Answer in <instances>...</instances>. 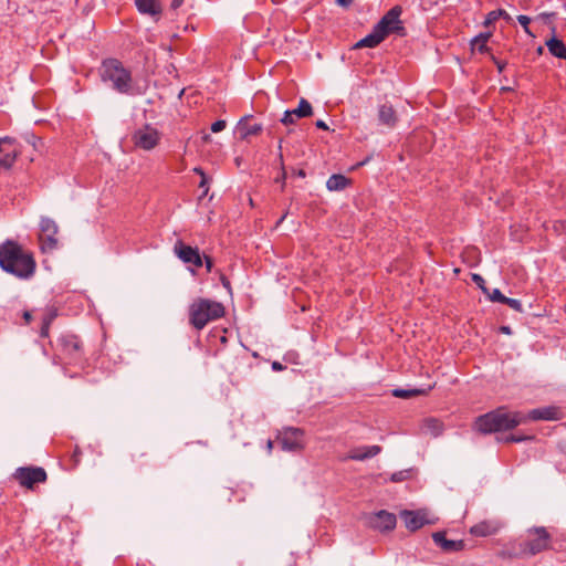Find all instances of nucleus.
<instances>
[{
  "instance_id": "nucleus-1",
  "label": "nucleus",
  "mask_w": 566,
  "mask_h": 566,
  "mask_svg": "<svg viewBox=\"0 0 566 566\" xmlns=\"http://www.w3.org/2000/svg\"><path fill=\"white\" fill-rule=\"evenodd\" d=\"M0 268L20 280H28L33 276L36 262L31 251L8 239L0 244Z\"/></svg>"
},
{
  "instance_id": "nucleus-2",
  "label": "nucleus",
  "mask_w": 566,
  "mask_h": 566,
  "mask_svg": "<svg viewBox=\"0 0 566 566\" xmlns=\"http://www.w3.org/2000/svg\"><path fill=\"white\" fill-rule=\"evenodd\" d=\"M526 415L522 411L510 410L506 406L479 416L473 429L482 434L513 430L520 424L526 423Z\"/></svg>"
},
{
  "instance_id": "nucleus-3",
  "label": "nucleus",
  "mask_w": 566,
  "mask_h": 566,
  "mask_svg": "<svg viewBox=\"0 0 566 566\" xmlns=\"http://www.w3.org/2000/svg\"><path fill=\"white\" fill-rule=\"evenodd\" d=\"M402 8L400 6H394L382 15L373 28V31L356 43L355 48H376L390 34L401 38L406 36L407 30L403 22L400 20Z\"/></svg>"
},
{
  "instance_id": "nucleus-4",
  "label": "nucleus",
  "mask_w": 566,
  "mask_h": 566,
  "mask_svg": "<svg viewBox=\"0 0 566 566\" xmlns=\"http://www.w3.org/2000/svg\"><path fill=\"white\" fill-rule=\"evenodd\" d=\"M101 80L104 83H111L112 87L120 94H130L133 88L132 71L115 57H108L102 61L99 69Z\"/></svg>"
},
{
  "instance_id": "nucleus-5",
  "label": "nucleus",
  "mask_w": 566,
  "mask_h": 566,
  "mask_svg": "<svg viewBox=\"0 0 566 566\" xmlns=\"http://www.w3.org/2000/svg\"><path fill=\"white\" fill-rule=\"evenodd\" d=\"M55 357L65 366H75L81 369L86 366L84 343L74 334H64L57 338Z\"/></svg>"
},
{
  "instance_id": "nucleus-6",
  "label": "nucleus",
  "mask_w": 566,
  "mask_h": 566,
  "mask_svg": "<svg viewBox=\"0 0 566 566\" xmlns=\"http://www.w3.org/2000/svg\"><path fill=\"white\" fill-rule=\"evenodd\" d=\"M226 314L224 306L212 300L198 298L189 306V323L196 329H202L211 321Z\"/></svg>"
},
{
  "instance_id": "nucleus-7",
  "label": "nucleus",
  "mask_w": 566,
  "mask_h": 566,
  "mask_svg": "<svg viewBox=\"0 0 566 566\" xmlns=\"http://www.w3.org/2000/svg\"><path fill=\"white\" fill-rule=\"evenodd\" d=\"M59 227L56 222L49 218L42 217L39 223V247L43 253H51L59 247Z\"/></svg>"
},
{
  "instance_id": "nucleus-8",
  "label": "nucleus",
  "mask_w": 566,
  "mask_h": 566,
  "mask_svg": "<svg viewBox=\"0 0 566 566\" xmlns=\"http://www.w3.org/2000/svg\"><path fill=\"white\" fill-rule=\"evenodd\" d=\"M13 479L23 488L33 490L39 483H44L48 479L46 472L41 467H21L13 473Z\"/></svg>"
},
{
  "instance_id": "nucleus-9",
  "label": "nucleus",
  "mask_w": 566,
  "mask_h": 566,
  "mask_svg": "<svg viewBox=\"0 0 566 566\" xmlns=\"http://www.w3.org/2000/svg\"><path fill=\"white\" fill-rule=\"evenodd\" d=\"M160 138L161 136L157 128L150 125H144L134 132L132 142L137 148L151 150L158 146Z\"/></svg>"
},
{
  "instance_id": "nucleus-10",
  "label": "nucleus",
  "mask_w": 566,
  "mask_h": 566,
  "mask_svg": "<svg viewBox=\"0 0 566 566\" xmlns=\"http://www.w3.org/2000/svg\"><path fill=\"white\" fill-rule=\"evenodd\" d=\"M549 534L545 527H537L530 531L528 538L523 544V552L536 555L548 548Z\"/></svg>"
},
{
  "instance_id": "nucleus-11",
  "label": "nucleus",
  "mask_w": 566,
  "mask_h": 566,
  "mask_svg": "<svg viewBox=\"0 0 566 566\" xmlns=\"http://www.w3.org/2000/svg\"><path fill=\"white\" fill-rule=\"evenodd\" d=\"M367 524L370 528L380 532H389L396 527L397 518L394 513H390L386 510H380L368 515Z\"/></svg>"
},
{
  "instance_id": "nucleus-12",
  "label": "nucleus",
  "mask_w": 566,
  "mask_h": 566,
  "mask_svg": "<svg viewBox=\"0 0 566 566\" xmlns=\"http://www.w3.org/2000/svg\"><path fill=\"white\" fill-rule=\"evenodd\" d=\"M279 442L283 450L300 451L304 449V431L297 428L285 429L279 436Z\"/></svg>"
},
{
  "instance_id": "nucleus-13",
  "label": "nucleus",
  "mask_w": 566,
  "mask_h": 566,
  "mask_svg": "<svg viewBox=\"0 0 566 566\" xmlns=\"http://www.w3.org/2000/svg\"><path fill=\"white\" fill-rule=\"evenodd\" d=\"M174 251L184 263L192 264L196 268L202 266V256L198 248L187 245L179 240L175 243Z\"/></svg>"
},
{
  "instance_id": "nucleus-14",
  "label": "nucleus",
  "mask_w": 566,
  "mask_h": 566,
  "mask_svg": "<svg viewBox=\"0 0 566 566\" xmlns=\"http://www.w3.org/2000/svg\"><path fill=\"white\" fill-rule=\"evenodd\" d=\"M312 115V105L307 99L301 98L298 107L292 111H286L281 118V123L285 126H289L295 124L297 118L311 117Z\"/></svg>"
},
{
  "instance_id": "nucleus-15",
  "label": "nucleus",
  "mask_w": 566,
  "mask_h": 566,
  "mask_svg": "<svg viewBox=\"0 0 566 566\" xmlns=\"http://www.w3.org/2000/svg\"><path fill=\"white\" fill-rule=\"evenodd\" d=\"M400 516L410 532H416L429 523L427 513L423 510L409 511L405 510Z\"/></svg>"
},
{
  "instance_id": "nucleus-16",
  "label": "nucleus",
  "mask_w": 566,
  "mask_h": 566,
  "mask_svg": "<svg viewBox=\"0 0 566 566\" xmlns=\"http://www.w3.org/2000/svg\"><path fill=\"white\" fill-rule=\"evenodd\" d=\"M562 416H563V412H562V410L558 407H556V406H548V407L531 410L526 415V418H527V421L528 420H533V421H537V420L552 421V420H559L562 418Z\"/></svg>"
},
{
  "instance_id": "nucleus-17",
  "label": "nucleus",
  "mask_w": 566,
  "mask_h": 566,
  "mask_svg": "<svg viewBox=\"0 0 566 566\" xmlns=\"http://www.w3.org/2000/svg\"><path fill=\"white\" fill-rule=\"evenodd\" d=\"M380 452H381V447L377 446V444L355 447L348 451L346 459L355 460V461H364V460H367V459L378 455Z\"/></svg>"
},
{
  "instance_id": "nucleus-18",
  "label": "nucleus",
  "mask_w": 566,
  "mask_h": 566,
  "mask_svg": "<svg viewBox=\"0 0 566 566\" xmlns=\"http://www.w3.org/2000/svg\"><path fill=\"white\" fill-rule=\"evenodd\" d=\"M501 528V523L496 521H482L478 524L473 525L470 528V533L473 536L486 537L490 535H494Z\"/></svg>"
},
{
  "instance_id": "nucleus-19",
  "label": "nucleus",
  "mask_w": 566,
  "mask_h": 566,
  "mask_svg": "<svg viewBox=\"0 0 566 566\" xmlns=\"http://www.w3.org/2000/svg\"><path fill=\"white\" fill-rule=\"evenodd\" d=\"M433 542L444 552H459L464 548L463 541H451L446 537L444 532H436L432 534Z\"/></svg>"
},
{
  "instance_id": "nucleus-20",
  "label": "nucleus",
  "mask_w": 566,
  "mask_h": 566,
  "mask_svg": "<svg viewBox=\"0 0 566 566\" xmlns=\"http://www.w3.org/2000/svg\"><path fill=\"white\" fill-rule=\"evenodd\" d=\"M262 125L254 123L252 115L244 116L239 122V132L241 133L242 138H247L249 136H258L262 133Z\"/></svg>"
},
{
  "instance_id": "nucleus-21",
  "label": "nucleus",
  "mask_w": 566,
  "mask_h": 566,
  "mask_svg": "<svg viewBox=\"0 0 566 566\" xmlns=\"http://www.w3.org/2000/svg\"><path fill=\"white\" fill-rule=\"evenodd\" d=\"M2 157L0 158V171L9 170L14 165L17 158L20 156L21 150L14 146V143L11 146H6V150L1 153Z\"/></svg>"
},
{
  "instance_id": "nucleus-22",
  "label": "nucleus",
  "mask_w": 566,
  "mask_h": 566,
  "mask_svg": "<svg viewBox=\"0 0 566 566\" xmlns=\"http://www.w3.org/2000/svg\"><path fill=\"white\" fill-rule=\"evenodd\" d=\"M462 262L470 268H474L481 262V251L474 245H468L461 252Z\"/></svg>"
},
{
  "instance_id": "nucleus-23",
  "label": "nucleus",
  "mask_w": 566,
  "mask_h": 566,
  "mask_svg": "<svg viewBox=\"0 0 566 566\" xmlns=\"http://www.w3.org/2000/svg\"><path fill=\"white\" fill-rule=\"evenodd\" d=\"M378 117L380 123L388 127H394L398 120L396 111L391 105L387 104H384L379 107Z\"/></svg>"
},
{
  "instance_id": "nucleus-24",
  "label": "nucleus",
  "mask_w": 566,
  "mask_h": 566,
  "mask_svg": "<svg viewBox=\"0 0 566 566\" xmlns=\"http://www.w3.org/2000/svg\"><path fill=\"white\" fill-rule=\"evenodd\" d=\"M352 184L353 181L350 178L340 174H334L327 179L326 187L329 191H339L349 187Z\"/></svg>"
},
{
  "instance_id": "nucleus-25",
  "label": "nucleus",
  "mask_w": 566,
  "mask_h": 566,
  "mask_svg": "<svg viewBox=\"0 0 566 566\" xmlns=\"http://www.w3.org/2000/svg\"><path fill=\"white\" fill-rule=\"evenodd\" d=\"M545 44L552 55L566 60V45L562 40L553 36Z\"/></svg>"
},
{
  "instance_id": "nucleus-26",
  "label": "nucleus",
  "mask_w": 566,
  "mask_h": 566,
  "mask_svg": "<svg viewBox=\"0 0 566 566\" xmlns=\"http://www.w3.org/2000/svg\"><path fill=\"white\" fill-rule=\"evenodd\" d=\"M136 7L142 13L156 15L161 12L158 0H136Z\"/></svg>"
},
{
  "instance_id": "nucleus-27",
  "label": "nucleus",
  "mask_w": 566,
  "mask_h": 566,
  "mask_svg": "<svg viewBox=\"0 0 566 566\" xmlns=\"http://www.w3.org/2000/svg\"><path fill=\"white\" fill-rule=\"evenodd\" d=\"M56 311L54 308L49 310L45 314H43L41 318V328H40V335L41 337H48L50 332V326L52 322L56 317Z\"/></svg>"
},
{
  "instance_id": "nucleus-28",
  "label": "nucleus",
  "mask_w": 566,
  "mask_h": 566,
  "mask_svg": "<svg viewBox=\"0 0 566 566\" xmlns=\"http://www.w3.org/2000/svg\"><path fill=\"white\" fill-rule=\"evenodd\" d=\"M492 33L491 32H486V33H480L478 36H475L472 41V45L474 48H476V50L480 52V53H489L490 52V49L488 46V41L489 39L491 38Z\"/></svg>"
},
{
  "instance_id": "nucleus-29",
  "label": "nucleus",
  "mask_w": 566,
  "mask_h": 566,
  "mask_svg": "<svg viewBox=\"0 0 566 566\" xmlns=\"http://www.w3.org/2000/svg\"><path fill=\"white\" fill-rule=\"evenodd\" d=\"M192 171L200 176V182L198 187L202 189V193L200 196V199L206 197L209 192V184L211 181V178L206 175L203 169L201 167H195Z\"/></svg>"
},
{
  "instance_id": "nucleus-30",
  "label": "nucleus",
  "mask_w": 566,
  "mask_h": 566,
  "mask_svg": "<svg viewBox=\"0 0 566 566\" xmlns=\"http://www.w3.org/2000/svg\"><path fill=\"white\" fill-rule=\"evenodd\" d=\"M432 388H433V386H429L427 389H412V390L396 389L394 391V396L399 397V398H410V397L427 395Z\"/></svg>"
},
{
  "instance_id": "nucleus-31",
  "label": "nucleus",
  "mask_w": 566,
  "mask_h": 566,
  "mask_svg": "<svg viewBox=\"0 0 566 566\" xmlns=\"http://www.w3.org/2000/svg\"><path fill=\"white\" fill-rule=\"evenodd\" d=\"M411 478V470H401L391 474L392 482H402Z\"/></svg>"
},
{
  "instance_id": "nucleus-32",
  "label": "nucleus",
  "mask_w": 566,
  "mask_h": 566,
  "mask_svg": "<svg viewBox=\"0 0 566 566\" xmlns=\"http://www.w3.org/2000/svg\"><path fill=\"white\" fill-rule=\"evenodd\" d=\"M534 439V436H522V434H509L506 436L503 441L505 443H512V442H522L525 440H532Z\"/></svg>"
},
{
  "instance_id": "nucleus-33",
  "label": "nucleus",
  "mask_w": 566,
  "mask_h": 566,
  "mask_svg": "<svg viewBox=\"0 0 566 566\" xmlns=\"http://www.w3.org/2000/svg\"><path fill=\"white\" fill-rule=\"evenodd\" d=\"M517 21H518V23L523 27L524 31H525L528 35H532V36H533V33H532V31L530 30L531 18H530V17H527V15H524V14H520V15H517Z\"/></svg>"
},
{
  "instance_id": "nucleus-34",
  "label": "nucleus",
  "mask_w": 566,
  "mask_h": 566,
  "mask_svg": "<svg viewBox=\"0 0 566 566\" xmlns=\"http://www.w3.org/2000/svg\"><path fill=\"white\" fill-rule=\"evenodd\" d=\"M502 304L507 305L509 307H511L512 310H514L516 312H522L523 311L521 302L518 300H515V298H510V297L505 296V298L502 302Z\"/></svg>"
},
{
  "instance_id": "nucleus-35",
  "label": "nucleus",
  "mask_w": 566,
  "mask_h": 566,
  "mask_svg": "<svg viewBox=\"0 0 566 566\" xmlns=\"http://www.w3.org/2000/svg\"><path fill=\"white\" fill-rule=\"evenodd\" d=\"M488 295L492 302L502 303L505 298V295H503L497 289H494L491 293L488 292Z\"/></svg>"
},
{
  "instance_id": "nucleus-36",
  "label": "nucleus",
  "mask_w": 566,
  "mask_h": 566,
  "mask_svg": "<svg viewBox=\"0 0 566 566\" xmlns=\"http://www.w3.org/2000/svg\"><path fill=\"white\" fill-rule=\"evenodd\" d=\"M497 20H499V17L496 14V10H493L488 13L483 24L485 28H489L490 25L494 24Z\"/></svg>"
},
{
  "instance_id": "nucleus-37",
  "label": "nucleus",
  "mask_w": 566,
  "mask_h": 566,
  "mask_svg": "<svg viewBox=\"0 0 566 566\" xmlns=\"http://www.w3.org/2000/svg\"><path fill=\"white\" fill-rule=\"evenodd\" d=\"M227 127V122L223 119H218L211 125L212 133H220Z\"/></svg>"
},
{
  "instance_id": "nucleus-38",
  "label": "nucleus",
  "mask_w": 566,
  "mask_h": 566,
  "mask_svg": "<svg viewBox=\"0 0 566 566\" xmlns=\"http://www.w3.org/2000/svg\"><path fill=\"white\" fill-rule=\"evenodd\" d=\"M491 60L500 73H502L507 65L505 61L499 60L494 54H491Z\"/></svg>"
},
{
  "instance_id": "nucleus-39",
  "label": "nucleus",
  "mask_w": 566,
  "mask_h": 566,
  "mask_svg": "<svg viewBox=\"0 0 566 566\" xmlns=\"http://www.w3.org/2000/svg\"><path fill=\"white\" fill-rule=\"evenodd\" d=\"M472 281L483 290L484 293H488L486 287L484 286L485 281L480 274H472Z\"/></svg>"
},
{
  "instance_id": "nucleus-40",
  "label": "nucleus",
  "mask_w": 566,
  "mask_h": 566,
  "mask_svg": "<svg viewBox=\"0 0 566 566\" xmlns=\"http://www.w3.org/2000/svg\"><path fill=\"white\" fill-rule=\"evenodd\" d=\"M14 143V139L11 137L0 138V154L6 150V146H11Z\"/></svg>"
},
{
  "instance_id": "nucleus-41",
  "label": "nucleus",
  "mask_w": 566,
  "mask_h": 566,
  "mask_svg": "<svg viewBox=\"0 0 566 566\" xmlns=\"http://www.w3.org/2000/svg\"><path fill=\"white\" fill-rule=\"evenodd\" d=\"M82 451L76 447L71 455V460L73 461L74 465H77L81 461Z\"/></svg>"
},
{
  "instance_id": "nucleus-42",
  "label": "nucleus",
  "mask_w": 566,
  "mask_h": 566,
  "mask_svg": "<svg viewBox=\"0 0 566 566\" xmlns=\"http://www.w3.org/2000/svg\"><path fill=\"white\" fill-rule=\"evenodd\" d=\"M203 261H205V265H206L207 272H211L212 268H213V260H212V258L205 254L202 256V262Z\"/></svg>"
},
{
  "instance_id": "nucleus-43",
  "label": "nucleus",
  "mask_w": 566,
  "mask_h": 566,
  "mask_svg": "<svg viewBox=\"0 0 566 566\" xmlns=\"http://www.w3.org/2000/svg\"><path fill=\"white\" fill-rule=\"evenodd\" d=\"M496 14L500 18L504 19L506 22L512 21V17L504 10V9H497Z\"/></svg>"
},
{
  "instance_id": "nucleus-44",
  "label": "nucleus",
  "mask_w": 566,
  "mask_h": 566,
  "mask_svg": "<svg viewBox=\"0 0 566 566\" xmlns=\"http://www.w3.org/2000/svg\"><path fill=\"white\" fill-rule=\"evenodd\" d=\"M184 3V0H172L171 3H170V8L172 10H176L178 8H180Z\"/></svg>"
},
{
  "instance_id": "nucleus-45",
  "label": "nucleus",
  "mask_w": 566,
  "mask_h": 566,
  "mask_svg": "<svg viewBox=\"0 0 566 566\" xmlns=\"http://www.w3.org/2000/svg\"><path fill=\"white\" fill-rule=\"evenodd\" d=\"M220 280H221L222 285H223L226 289L230 290L231 285H230V281L228 280V277H227V276H224L223 274H221Z\"/></svg>"
},
{
  "instance_id": "nucleus-46",
  "label": "nucleus",
  "mask_w": 566,
  "mask_h": 566,
  "mask_svg": "<svg viewBox=\"0 0 566 566\" xmlns=\"http://www.w3.org/2000/svg\"><path fill=\"white\" fill-rule=\"evenodd\" d=\"M315 125H316V127H317V128H319V129H323V130H327V129H328V127H327V125H326V123H325L324 120H321V119H319V120H317V122L315 123Z\"/></svg>"
},
{
  "instance_id": "nucleus-47",
  "label": "nucleus",
  "mask_w": 566,
  "mask_h": 566,
  "mask_svg": "<svg viewBox=\"0 0 566 566\" xmlns=\"http://www.w3.org/2000/svg\"><path fill=\"white\" fill-rule=\"evenodd\" d=\"M367 161H368V159H365L364 161H359V163L355 164L349 170L350 171L357 170L358 168L363 167Z\"/></svg>"
},
{
  "instance_id": "nucleus-48",
  "label": "nucleus",
  "mask_w": 566,
  "mask_h": 566,
  "mask_svg": "<svg viewBox=\"0 0 566 566\" xmlns=\"http://www.w3.org/2000/svg\"><path fill=\"white\" fill-rule=\"evenodd\" d=\"M554 15H555V13H553V12H551V13H548V12H543V13H541L538 17H539L541 19H543V20H547V19H549V18H552V17H554Z\"/></svg>"
},
{
  "instance_id": "nucleus-49",
  "label": "nucleus",
  "mask_w": 566,
  "mask_h": 566,
  "mask_svg": "<svg viewBox=\"0 0 566 566\" xmlns=\"http://www.w3.org/2000/svg\"><path fill=\"white\" fill-rule=\"evenodd\" d=\"M23 318H24V321H25V323H27V324H30L31 318H32L31 312L25 311V312L23 313Z\"/></svg>"
},
{
  "instance_id": "nucleus-50",
  "label": "nucleus",
  "mask_w": 566,
  "mask_h": 566,
  "mask_svg": "<svg viewBox=\"0 0 566 566\" xmlns=\"http://www.w3.org/2000/svg\"><path fill=\"white\" fill-rule=\"evenodd\" d=\"M272 368H273L274 370H279V371H280V370H283V369H284V366H283L281 363H279V361H274V363L272 364Z\"/></svg>"
},
{
  "instance_id": "nucleus-51",
  "label": "nucleus",
  "mask_w": 566,
  "mask_h": 566,
  "mask_svg": "<svg viewBox=\"0 0 566 566\" xmlns=\"http://www.w3.org/2000/svg\"><path fill=\"white\" fill-rule=\"evenodd\" d=\"M354 0H337L340 6L347 7L353 3Z\"/></svg>"
},
{
  "instance_id": "nucleus-52",
  "label": "nucleus",
  "mask_w": 566,
  "mask_h": 566,
  "mask_svg": "<svg viewBox=\"0 0 566 566\" xmlns=\"http://www.w3.org/2000/svg\"><path fill=\"white\" fill-rule=\"evenodd\" d=\"M502 331H503L504 333H509V332H510V327H505V326H504V327H502Z\"/></svg>"
},
{
  "instance_id": "nucleus-53",
  "label": "nucleus",
  "mask_w": 566,
  "mask_h": 566,
  "mask_svg": "<svg viewBox=\"0 0 566 566\" xmlns=\"http://www.w3.org/2000/svg\"><path fill=\"white\" fill-rule=\"evenodd\" d=\"M220 340H221V343H226L227 342V337L226 336H221Z\"/></svg>"
},
{
  "instance_id": "nucleus-54",
  "label": "nucleus",
  "mask_w": 566,
  "mask_h": 566,
  "mask_svg": "<svg viewBox=\"0 0 566 566\" xmlns=\"http://www.w3.org/2000/svg\"><path fill=\"white\" fill-rule=\"evenodd\" d=\"M298 176L304 177L305 176L304 170H300Z\"/></svg>"
},
{
  "instance_id": "nucleus-55",
  "label": "nucleus",
  "mask_w": 566,
  "mask_h": 566,
  "mask_svg": "<svg viewBox=\"0 0 566 566\" xmlns=\"http://www.w3.org/2000/svg\"><path fill=\"white\" fill-rule=\"evenodd\" d=\"M429 422H431V423H438V421H437V420H434V419H430V420H429Z\"/></svg>"
}]
</instances>
